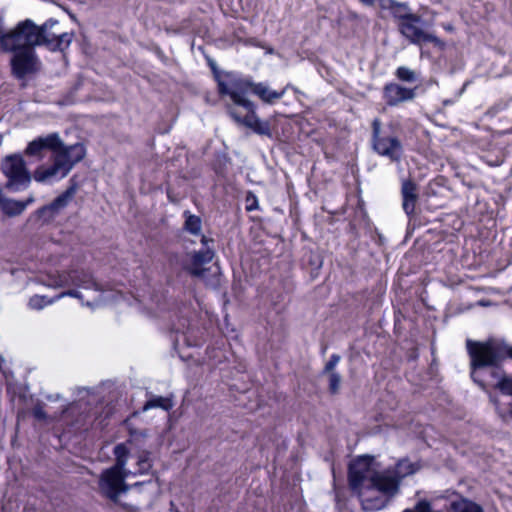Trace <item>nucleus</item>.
Returning a JSON list of instances; mask_svg holds the SVG:
<instances>
[{
    "label": "nucleus",
    "mask_w": 512,
    "mask_h": 512,
    "mask_svg": "<svg viewBox=\"0 0 512 512\" xmlns=\"http://www.w3.org/2000/svg\"><path fill=\"white\" fill-rule=\"evenodd\" d=\"M395 76L398 80L406 83H414L418 80L417 72L406 66L398 67L395 71Z\"/></svg>",
    "instance_id": "obj_24"
},
{
    "label": "nucleus",
    "mask_w": 512,
    "mask_h": 512,
    "mask_svg": "<svg viewBox=\"0 0 512 512\" xmlns=\"http://www.w3.org/2000/svg\"><path fill=\"white\" fill-rule=\"evenodd\" d=\"M341 360V356L338 355V354H332L329 358V360L326 362L323 370H322V374L323 375H326V374H330V373H335V368L336 366L338 365V363L340 362Z\"/></svg>",
    "instance_id": "obj_27"
},
{
    "label": "nucleus",
    "mask_w": 512,
    "mask_h": 512,
    "mask_svg": "<svg viewBox=\"0 0 512 512\" xmlns=\"http://www.w3.org/2000/svg\"><path fill=\"white\" fill-rule=\"evenodd\" d=\"M175 331H176L177 333H181V334L183 335V337L185 338V332H184L180 327H176V328H175Z\"/></svg>",
    "instance_id": "obj_34"
},
{
    "label": "nucleus",
    "mask_w": 512,
    "mask_h": 512,
    "mask_svg": "<svg viewBox=\"0 0 512 512\" xmlns=\"http://www.w3.org/2000/svg\"><path fill=\"white\" fill-rule=\"evenodd\" d=\"M328 375V389L331 394H337L341 385V375L338 372L330 373Z\"/></svg>",
    "instance_id": "obj_26"
},
{
    "label": "nucleus",
    "mask_w": 512,
    "mask_h": 512,
    "mask_svg": "<svg viewBox=\"0 0 512 512\" xmlns=\"http://www.w3.org/2000/svg\"><path fill=\"white\" fill-rule=\"evenodd\" d=\"M140 485H142V483H141V482H137V483H135L133 486H135V487H139Z\"/></svg>",
    "instance_id": "obj_35"
},
{
    "label": "nucleus",
    "mask_w": 512,
    "mask_h": 512,
    "mask_svg": "<svg viewBox=\"0 0 512 512\" xmlns=\"http://www.w3.org/2000/svg\"><path fill=\"white\" fill-rule=\"evenodd\" d=\"M227 80L216 77L218 92L220 95L229 96L234 104L249 107L251 109L252 102L245 96L249 90L252 91L254 82L248 78H242L232 72L226 74Z\"/></svg>",
    "instance_id": "obj_5"
},
{
    "label": "nucleus",
    "mask_w": 512,
    "mask_h": 512,
    "mask_svg": "<svg viewBox=\"0 0 512 512\" xmlns=\"http://www.w3.org/2000/svg\"><path fill=\"white\" fill-rule=\"evenodd\" d=\"M131 472L126 469V466L121 470V475H125V480L130 476Z\"/></svg>",
    "instance_id": "obj_32"
},
{
    "label": "nucleus",
    "mask_w": 512,
    "mask_h": 512,
    "mask_svg": "<svg viewBox=\"0 0 512 512\" xmlns=\"http://www.w3.org/2000/svg\"><path fill=\"white\" fill-rule=\"evenodd\" d=\"M10 59L11 71L17 79H24L26 76L39 71L41 62L35 49L12 50Z\"/></svg>",
    "instance_id": "obj_10"
},
{
    "label": "nucleus",
    "mask_w": 512,
    "mask_h": 512,
    "mask_svg": "<svg viewBox=\"0 0 512 512\" xmlns=\"http://www.w3.org/2000/svg\"><path fill=\"white\" fill-rule=\"evenodd\" d=\"M365 6H373L377 2L380 6V0H359Z\"/></svg>",
    "instance_id": "obj_31"
},
{
    "label": "nucleus",
    "mask_w": 512,
    "mask_h": 512,
    "mask_svg": "<svg viewBox=\"0 0 512 512\" xmlns=\"http://www.w3.org/2000/svg\"><path fill=\"white\" fill-rule=\"evenodd\" d=\"M415 88H408L395 82L385 84L383 98L388 106H397L401 103L412 101L416 97Z\"/></svg>",
    "instance_id": "obj_13"
},
{
    "label": "nucleus",
    "mask_w": 512,
    "mask_h": 512,
    "mask_svg": "<svg viewBox=\"0 0 512 512\" xmlns=\"http://www.w3.org/2000/svg\"><path fill=\"white\" fill-rule=\"evenodd\" d=\"M512 101V98L508 99V100H500L498 103H496L493 107H492V110L495 112V113H498L500 111H503L505 110L508 105H509V102Z\"/></svg>",
    "instance_id": "obj_30"
},
{
    "label": "nucleus",
    "mask_w": 512,
    "mask_h": 512,
    "mask_svg": "<svg viewBox=\"0 0 512 512\" xmlns=\"http://www.w3.org/2000/svg\"><path fill=\"white\" fill-rule=\"evenodd\" d=\"M286 92V89L281 91L272 90L266 83H254L252 93L258 96L264 103L273 104L281 99Z\"/></svg>",
    "instance_id": "obj_18"
},
{
    "label": "nucleus",
    "mask_w": 512,
    "mask_h": 512,
    "mask_svg": "<svg viewBox=\"0 0 512 512\" xmlns=\"http://www.w3.org/2000/svg\"><path fill=\"white\" fill-rule=\"evenodd\" d=\"M47 286L53 288L75 286L85 290L101 291V287L96 282L93 275L89 271L83 269H71L49 275Z\"/></svg>",
    "instance_id": "obj_6"
},
{
    "label": "nucleus",
    "mask_w": 512,
    "mask_h": 512,
    "mask_svg": "<svg viewBox=\"0 0 512 512\" xmlns=\"http://www.w3.org/2000/svg\"><path fill=\"white\" fill-rule=\"evenodd\" d=\"M121 470L115 467L104 469L98 481L100 494L114 503L118 502L122 493H126L130 489L125 482V475H121Z\"/></svg>",
    "instance_id": "obj_9"
},
{
    "label": "nucleus",
    "mask_w": 512,
    "mask_h": 512,
    "mask_svg": "<svg viewBox=\"0 0 512 512\" xmlns=\"http://www.w3.org/2000/svg\"><path fill=\"white\" fill-rule=\"evenodd\" d=\"M372 148L380 156L388 158L392 162H399L403 154V147L396 136H388L381 133V122L374 119L372 122Z\"/></svg>",
    "instance_id": "obj_8"
},
{
    "label": "nucleus",
    "mask_w": 512,
    "mask_h": 512,
    "mask_svg": "<svg viewBox=\"0 0 512 512\" xmlns=\"http://www.w3.org/2000/svg\"><path fill=\"white\" fill-rule=\"evenodd\" d=\"M73 297L81 301L83 305H86L88 307H94L100 303V299L95 298L93 302L87 301L86 303L83 302V294L77 290V289H69L67 291H63L60 294H58L53 299H48L46 296L41 295H34L29 299L28 306L33 310H41L47 305H50L54 303L56 300H59L63 297Z\"/></svg>",
    "instance_id": "obj_14"
},
{
    "label": "nucleus",
    "mask_w": 512,
    "mask_h": 512,
    "mask_svg": "<svg viewBox=\"0 0 512 512\" xmlns=\"http://www.w3.org/2000/svg\"><path fill=\"white\" fill-rule=\"evenodd\" d=\"M401 196L404 212L408 216L413 215L419 198L417 184L411 179L402 180Z\"/></svg>",
    "instance_id": "obj_16"
},
{
    "label": "nucleus",
    "mask_w": 512,
    "mask_h": 512,
    "mask_svg": "<svg viewBox=\"0 0 512 512\" xmlns=\"http://www.w3.org/2000/svg\"><path fill=\"white\" fill-rule=\"evenodd\" d=\"M138 466H139L140 473H145L151 468V464H150V462L148 460V456L146 454L140 456V458L138 460Z\"/></svg>",
    "instance_id": "obj_29"
},
{
    "label": "nucleus",
    "mask_w": 512,
    "mask_h": 512,
    "mask_svg": "<svg viewBox=\"0 0 512 512\" xmlns=\"http://www.w3.org/2000/svg\"><path fill=\"white\" fill-rule=\"evenodd\" d=\"M449 512H484L483 508L477 503L460 498L450 503Z\"/></svg>",
    "instance_id": "obj_19"
},
{
    "label": "nucleus",
    "mask_w": 512,
    "mask_h": 512,
    "mask_svg": "<svg viewBox=\"0 0 512 512\" xmlns=\"http://www.w3.org/2000/svg\"><path fill=\"white\" fill-rule=\"evenodd\" d=\"M32 414L33 416L39 420V421H44L47 419V414L46 412L44 411V407L42 404L38 403L34 406L33 410H32Z\"/></svg>",
    "instance_id": "obj_28"
},
{
    "label": "nucleus",
    "mask_w": 512,
    "mask_h": 512,
    "mask_svg": "<svg viewBox=\"0 0 512 512\" xmlns=\"http://www.w3.org/2000/svg\"><path fill=\"white\" fill-rule=\"evenodd\" d=\"M183 216L185 218L183 229L190 234L200 235L202 228L201 218L188 210L183 212Z\"/></svg>",
    "instance_id": "obj_21"
},
{
    "label": "nucleus",
    "mask_w": 512,
    "mask_h": 512,
    "mask_svg": "<svg viewBox=\"0 0 512 512\" xmlns=\"http://www.w3.org/2000/svg\"><path fill=\"white\" fill-rule=\"evenodd\" d=\"M48 150L52 152V164L40 165L33 173L34 180L39 183H53L65 178L86 154L83 144L65 145L56 132L29 142L25 154L42 160Z\"/></svg>",
    "instance_id": "obj_1"
},
{
    "label": "nucleus",
    "mask_w": 512,
    "mask_h": 512,
    "mask_svg": "<svg viewBox=\"0 0 512 512\" xmlns=\"http://www.w3.org/2000/svg\"><path fill=\"white\" fill-rule=\"evenodd\" d=\"M425 21L417 14H414L406 21L398 23L399 33L414 45L433 43L435 46L443 47L444 43L435 34L425 28Z\"/></svg>",
    "instance_id": "obj_7"
},
{
    "label": "nucleus",
    "mask_w": 512,
    "mask_h": 512,
    "mask_svg": "<svg viewBox=\"0 0 512 512\" xmlns=\"http://www.w3.org/2000/svg\"><path fill=\"white\" fill-rule=\"evenodd\" d=\"M380 8L389 11L398 23L406 21L415 14L407 2L397 0H380Z\"/></svg>",
    "instance_id": "obj_17"
},
{
    "label": "nucleus",
    "mask_w": 512,
    "mask_h": 512,
    "mask_svg": "<svg viewBox=\"0 0 512 512\" xmlns=\"http://www.w3.org/2000/svg\"><path fill=\"white\" fill-rule=\"evenodd\" d=\"M202 248L194 251L190 255V263L187 265V271L194 277L202 278L207 271L203 266L210 263L215 255L213 244L214 240L204 235L201 236Z\"/></svg>",
    "instance_id": "obj_12"
},
{
    "label": "nucleus",
    "mask_w": 512,
    "mask_h": 512,
    "mask_svg": "<svg viewBox=\"0 0 512 512\" xmlns=\"http://www.w3.org/2000/svg\"><path fill=\"white\" fill-rule=\"evenodd\" d=\"M404 478L405 477L397 476V489L393 493L376 488H367L357 492L363 510L374 512L385 508L390 503L392 498L399 493L400 484Z\"/></svg>",
    "instance_id": "obj_11"
},
{
    "label": "nucleus",
    "mask_w": 512,
    "mask_h": 512,
    "mask_svg": "<svg viewBox=\"0 0 512 512\" xmlns=\"http://www.w3.org/2000/svg\"><path fill=\"white\" fill-rule=\"evenodd\" d=\"M76 193V188L71 186L67 188L62 194L56 197L50 204L45 205L38 209L37 213L45 220H50L64 210L72 201Z\"/></svg>",
    "instance_id": "obj_15"
},
{
    "label": "nucleus",
    "mask_w": 512,
    "mask_h": 512,
    "mask_svg": "<svg viewBox=\"0 0 512 512\" xmlns=\"http://www.w3.org/2000/svg\"><path fill=\"white\" fill-rule=\"evenodd\" d=\"M1 171L7 178L5 187L11 191L24 190L31 182V175L26 163L19 154L6 156L1 163Z\"/></svg>",
    "instance_id": "obj_4"
},
{
    "label": "nucleus",
    "mask_w": 512,
    "mask_h": 512,
    "mask_svg": "<svg viewBox=\"0 0 512 512\" xmlns=\"http://www.w3.org/2000/svg\"><path fill=\"white\" fill-rule=\"evenodd\" d=\"M419 466L409 459H400L395 466L378 471V467L372 456L364 455L358 457L349 466V485L356 493L367 489L376 488L395 492L397 489L398 477H408L417 472Z\"/></svg>",
    "instance_id": "obj_3"
},
{
    "label": "nucleus",
    "mask_w": 512,
    "mask_h": 512,
    "mask_svg": "<svg viewBox=\"0 0 512 512\" xmlns=\"http://www.w3.org/2000/svg\"><path fill=\"white\" fill-rule=\"evenodd\" d=\"M113 453L115 455V464L112 467L124 469L127 464L129 449L124 443L117 444L114 447Z\"/></svg>",
    "instance_id": "obj_23"
},
{
    "label": "nucleus",
    "mask_w": 512,
    "mask_h": 512,
    "mask_svg": "<svg viewBox=\"0 0 512 512\" xmlns=\"http://www.w3.org/2000/svg\"><path fill=\"white\" fill-rule=\"evenodd\" d=\"M24 203H27V205L31 204L34 202V197L33 196H30L26 201H23Z\"/></svg>",
    "instance_id": "obj_33"
},
{
    "label": "nucleus",
    "mask_w": 512,
    "mask_h": 512,
    "mask_svg": "<svg viewBox=\"0 0 512 512\" xmlns=\"http://www.w3.org/2000/svg\"><path fill=\"white\" fill-rule=\"evenodd\" d=\"M173 401L169 397L153 396L145 402L142 411L146 412L153 408H160L164 411H169L173 407Z\"/></svg>",
    "instance_id": "obj_22"
},
{
    "label": "nucleus",
    "mask_w": 512,
    "mask_h": 512,
    "mask_svg": "<svg viewBox=\"0 0 512 512\" xmlns=\"http://www.w3.org/2000/svg\"><path fill=\"white\" fill-rule=\"evenodd\" d=\"M243 108L247 110V114L244 117H241L240 115H238L233 107L228 108L229 115L238 124H242L251 129L254 122H256V120L258 118V116L256 115V112H255V105L252 103L251 109L249 107H243Z\"/></svg>",
    "instance_id": "obj_20"
},
{
    "label": "nucleus",
    "mask_w": 512,
    "mask_h": 512,
    "mask_svg": "<svg viewBox=\"0 0 512 512\" xmlns=\"http://www.w3.org/2000/svg\"><path fill=\"white\" fill-rule=\"evenodd\" d=\"M251 129L259 135H264V136H268V137L272 136L269 122L262 121L259 117L257 118L256 122H254Z\"/></svg>",
    "instance_id": "obj_25"
},
{
    "label": "nucleus",
    "mask_w": 512,
    "mask_h": 512,
    "mask_svg": "<svg viewBox=\"0 0 512 512\" xmlns=\"http://www.w3.org/2000/svg\"><path fill=\"white\" fill-rule=\"evenodd\" d=\"M58 24V20L50 18L42 25H37L31 19H25L16 24L13 29L4 31L0 28V48L4 52L12 50L35 49L44 46L50 51H64L74 37L72 32L59 34L51 32Z\"/></svg>",
    "instance_id": "obj_2"
}]
</instances>
